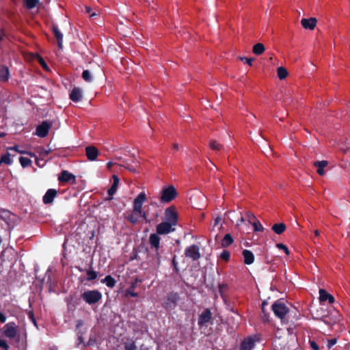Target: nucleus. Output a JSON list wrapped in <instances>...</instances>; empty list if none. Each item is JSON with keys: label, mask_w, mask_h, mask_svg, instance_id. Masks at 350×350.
Wrapping results in <instances>:
<instances>
[{"label": "nucleus", "mask_w": 350, "mask_h": 350, "mask_svg": "<svg viewBox=\"0 0 350 350\" xmlns=\"http://www.w3.org/2000/svg\"><path fill=\"white\" fill-rule=\"evenodd\" d=\"M125 350H136L137 347L134 342L126 343L125 345Z\"/></svg>", "instance_id": "42"}, {"label": "nucleus", "mask_w": 350, "mask_h": 350, "mask_svg": "<svg viewBox=\"0 0 350 350\" xmlns=\"http://www.w3.org/2000/svg\"><path fill=\"white\" fill-rule=\"evenodd\" d=\"M36 152L41 157L47 156L49 151L46 150L43 146H38L35 148Z\"/></svg>", "instance_id": "38"}, {"label": "nucleus", "mask_w": 350, "mask_h": 350, "mask_svg": "<svg viewBox=\"0 0 350 350\" xmlns=\"http://www.w3.org/2000/svg\"><path fill=\"white\" fill-rule=\"evenodd\" d=\"M70 98L75 103L80 101L82 98V90L79 88H74L70 94Z\"/></svg>", "instance_id": "19"}, {"label": "nucleus", "mask_w": 350, "mask_h": 350, "mask_svg": "<svg viewBox=\"0 0 350 350\" xmlns=\"http://www.w3.org/2000/svg\"><path fill=\"white\" fill-rule=\"evenodd\" d=\"M85 154L88 160L95 161L98 155V150L95 146H87L85 148Z\"/></svg>", "instance_id": "15"}, {"label": "nucleus", "mask_w": 350, "mask_h": 350, "mask_svg": "<svg viewBox=\"0 0 350 350\" xmlns=\"http://www.w3.org/2000/svg\"><path fill=\"white\" fill-rule=\"evenodd\" d=\"M243 221H244V219L243 217H241L240 221L243 222Z\"/></svg>", "instance_id": "57"}, {"label": "nucleus", "mask_w": 350, "mask_h": 350, "mask_svg": "<svg viewBox=\"0 0 350 350\" xmlns=\"http://www.w3.org/2000/svg\"><path fill=\"white\" fill-rule=\"evenodd\" d=\"M126 168L128 169L130 171L135 172V169L133 167L129 166V165L126 166Z\"/></svg>", "instance_id": "54"}, {"label": "nucleus", "mask_w": 350, "mask_h": 350, "mask_svg": "<svg viewBox=\"0 0 350 350\" xmlns=\"http://www.w3.org/2000/svg\"><path fill=\"white\" fill-rule=\"evenodd\" d=\"M319 300L321 302L327 301L329 304L334 302V297L324 289L319 290Z\"/></svg>", "instance_id": "16"}, {"label": "nucleus", "mask_w": 350, "mask_h": 350, "mask_svg": "<svg viewBox=\"0 0 350 350\" xmlns=\"http://www.w3.org/2000/svg\"><path fill=\"white\" fill-rule=\"evenodd\" d=\"M102 283H105L108 287L113 288L116 285V280L111 275H107L104 279L101 280Z\"/></svg>", "instance_id": "29"}, {"label": "nucleus", "mask_w": 350, "mask_h": 350, "mask_svg": "<svg viewBox=\"0 0 350 350\" xmlns=\"http://www.w3.org/2000/svg\"><path fill=\"white\" fill-rule=\"evenodd\" d=\"M53 32L54 33V36L55 38L57 40L58 46L59 48L62 47V42H63V35L59 30L58 27L57 26L53 27Z\"/></svg>", "instance_id": "26"}, {"label": "nucleus", "mask_w": 350, "mask_h": 350, "mask_svg": "<svg viewBox=\"0 0 350 350\" xmlns=\"http://www.w3.org/2000/svg\"><path fill=\"white\" fill-rule=\"evenodd\" d=\"M310 347L314 350H319L318 345L314 341H310Z\"/></svg>", "instance_id": "46"}, {"label": "nucleus", "mask_w": 350, "mask_h": 350, "mask_svg": "<svg viewBox=\"0 0 350 350\" xmlns=\"http://www.w3.org/2000/svg\"><path fill=\"white\" fill-rule=\"evenodd\" d=\"M5 336L9 338H14L17 334V329L14 323H8L3 327Z\"/></svg>", "instance_id": "10"}, {"label": "nucleus", "mask_w": 350, "mask_h": 350, "mask_svg": "<svg viewBox=\"0 0 350 350\" xmlns=\"http://www.w3.org/2000/svg\"><path fill=\"white\" fill-rule=\"evenodd\" d=\"M0 347L3 350H8L9 349L7 342L3 339H0Z\"/></svg>", "instance_id": "43"}, {"label": "nucleus", "mask_w": 350, "mask_h": 350, "mask_svg": "<svg viewBox=\"0 0 350 350\" xmlns=\"http://www.w3.org/2000/svg\"><path fill=\"white\" fill-rule=\"evenodd\" d=\"M0 163H5L6 165H11L12 163V159L10 158V153H6L5 154H3L1 157Z\"/></svg>", "instance_id": "32"}, {"label": "nucleus", "mask_w": 350, "mask_h": 350, "mask_svg": "<svg viewBox=\"0 0 350 350\" xmlns=\"http://www.w3.org/2000/svg\"><path fill=\"white\" fill-rule=\"evenodd\" d=\"M136 287V283H133L130 288L125 291L126 296H131L133 297H137L138 294L135 292V289Z\"/></svg>", "instance_id": "31"}, {"label": "nucleus", "mask_w": 350, "mask_h": 350, "mask_svg": "<svg viewBox=\"0 0 350 350\" xmlns=\"http://www.w3.org/2000/svg\"><path fill=\"white\" fill-rule=\"evenodd\" d=\"M173 148H174V149H175V150H178V144H176V143H174V144H173Z\"/></svg>", "instance_id": "53"}, {"label": "nucleus", "mask_w": 350, "mask_h": 350, "mask_svg": "<svg viewBox=\"0 0 350 350\" xmlns=\"http://www.w3.org/2000/svg\"><path fill=\"white\" fill-rule=\"evenodd\" d=\"M81 298L88 304H94L100 301L102 294L97 290H90L81 294Z\"/></svg>", "instance_id": "4"}, {"label": "nucleus", "mask_w": 350, "mask_h": 350, "mask_svg": "<svg viewBox=\"0 0 350 350\" xmlns=\"http://www.w3.org/2000/svg\"><path fill=\"white\" fill-rule=\"evenodd\" d=\"M82 325V321H78V326Z\"/></svg>", "instance_id": "56"}, {"label": "nucleus", "mask_w": 350, "mask_h": 350, "mask_svg": "<svg viewBox=\"0 0 350 350\" xmlns=\"http://www.w3.org/2000/svg\"><path fill=\"white\" fill-rule=\"evenodd\" d=\"M148 197L144 191L140 192L134 199L133 202L132 209L136 211L146 212L143 208V204L147 201Z\"/></svg>", "instance_id": "6"}, {"label": "nucleus", "mask_w": 350, "mask_h": 350, "mask_svg": "<svg viewBox=\"0 0 350 350\" xmlns=\"http://www.w3.org/2000/svg\"><path fill=\"white\" fill-rule=\"evenodd\" d=\"M57 191L55 189H49L42 198V202L45 204L51 203L56 197Z\"/></svg>", "instance_id": "13"}, {"label": "nucleus", "mask_w": 350, "mask_h": 350, "mask_svg": "<svg viewBox=\"0 0 350 350\" xmlns=\"http://www.w3.org/2000/svg\"><path fill=\"white\" fill-rule=\"evenodd\" d=\"M40 64H42V67L44 69L47 68V66H46V63L42 59L40 61Z\"/></svg>", "instance_id": "52"}, {"label": "nucleus", "mask_w": 350, "mask_h": 350, "mask_svg": "<svg viewBox=\"0 0 350 350\" xmlns=\"http://www.w3.org/2000/svg\"><path fill=\"white\" fill-rule=\"evenodd\" d=\"M337 340L336 338H332L327 340V347L329 349L332 348L335 344H336Z\"/></svg>", "instance_id": "44"}, {"label": "nucleus", "mask_w": 350, "mask_h": 350, "mask_svg": "<svg viewBox=\"0 0 350 350\" xmlns=\"http://www.w3.org/2000/svg\"><path fill=\"white\" fill-rule=\"evenodd\" d=\"M34 158L36 159V163L38 166L41 167L44 165V164H42V165L40 164L41 161H40V160L37 158L36 156Z\"/></svg>", "instance_id": "50"}, {"label": "nucleus", "mask_w": 350, "mask_h": 350, "mask_svg": "<svg viewBox=\"0 0 350 350\" xmlns=\"http://www.w3.org/2000/svg\"><path fill=\"white\" fill-rule=\"evenodd\" d=\"M328 163L327 161H316L314 166L317 167V173L323 176L325 174L324 168L327 165Z\"/></svg>", "instance_id": "25"}, {"label": "nucleus", "mask_w": 350, "mask_h": 350, "mask_svg": "<svg viewBox=\"0 0 350 350\" xmlns=\"http://www.w3.org/2000/svg\"><path fill=\"white\" fill-rule=\"evenodd\" d=\"M177 196V192L174 187L170 185L165 187L161 191L159 200L161 202H170Z\"/></svg>", "instance_id": "3"}, {"label": "nucleus", "mask_w": 350, "mask_h": 350, "mask_svg": "<svg viewBox=\"0 0 350 350\" xmlns=\"http://www.w3.org/2000/svg\"><path fill=\"white\" fill-rule=\"evenodd\" d=\"M10 72L5 66H0V81L6 82L9 80Z\"/></svg>", "instance_id": "21"}, {"label": "nucleus", "mask_w": 350, "mask_h": 350, "mask_svg": "<svg viewBox=\"0 0 350 350\" xmlns=\"http://www.w3.org/2000/svg\"><path fill=\"white\" fill-rule=\"evenodd\" d=\"M247 218L249 219L250 223H251L252 225L253 226L254 231L262 232L263 230V227L262 224L260 223L259 221L256 219L254 215L248 213Z\"/></svg>", "instance_id": "18"}, {"label": "nucleus", "mask_w": 350, "mask_h": 350, "mask_svg": "<svg viewBox=\"0 0 350 350\" xmlns=\"http://www.w3.org/2000/svg\"><path fill=\"white\" fill-rule=\"evenodd\" d=\"M241 61L248 64L250 66L252 65V62L254 61L253 58H247V57H241Z\"/></svg>", "instance_id": "45"}, {"label": "nucleus", "mask_w": 350, "mask_h": 350, "mask_svg": "<svg viewBox=\"0 0 350 350\" xmlns=\"http://www.w3.org/2000/svg\"><path fill=\"white\" fill-rule=\"evenodd\" d=\"M278 76L280 79H285L288 75V72L284 67H279L277 70Z\"/></svg>", "instance_id": "33"}, {"label": "nucleus", "mask_w": 350, "mask_h": 350, "mask_svg": "<svg viewBox=\"0 0 350 350\" xmlns=\"http://www.w3.org/2000/svg\"><path fill=\"white\" fill-rule=\"evenodd\" d=\"M265 51V48L262 43H257L254 44L252 49V52L256 55L262 54Z\"/></svg>", "instance_id": "27"}, {"label": "nucleus", "mask_w": 350, "mask_h": 350, "mask_svg": "<svg viewBox=\"0 0 350 350\" xmlns=\"http://www.w3.org/2000/svg\"><path fill=\"white\" fill-rule=\"evenodd\" d=\"M272 310L275 316L280 319H283L288 312V308L282 299L277 300L272 305Z\"/></svg>", "instance_id": "5"}, {"label": "nucleus", "mask_w": 350, "mask_h": 350, "mask_svg": "<svg viewBox=\"0 0 350 350\" xmlns=\"http://www.w3.org/2000/svg\"><path fill=\"white\" fill-rule=\"evenodd\" d=\"M113 185L108 190V194L110 197H112L116 192L118 187L119 185V178L116 175H113Z\"/></svg>", "instance_id": "23"}, {"label": "nucleus", "mask_w": 350, "mask_h": 350, "mask_svg": "<svg viewBox=\"0 0 350 350\" xmlns=\"http://www.w3.org/2000/svg\"><path fill=\"white\" fill-rule=\"evenodd\" d=\"M209 146L211 149L215 150H219L221 148V145L216 141L212 140L210 142Z\"/></svg>", "instance_id": "39"}, {"label": "nucleus", "mask_w": 350, "mask_h": 350, "mask_svg": "<svg viewBox=\"0 0 350 350\" xmlns=\"http://www.w3.org/2000/svg\"><path fill=\"white\" fill-rule=\"evenodd\" d=\"M175 230L176 227L164 221L159 224L156 227L157 233L160 235L167 234L175 231Z\"/></svg>", "instance_id": "7"}, {"label": "nucleus", "mask_w": 350, "mask_h": 350, "mask_svg": "<svg viewBox=\"0 0 350 350\" xmlns=\"http://www.w3.org/2000/svg\"><path fill=\"white\" fill-rule=\"evenodd\" d=\"M242 255L243 256L245 264L251 265L254 262V256L251 251L248 250H244L242 252Z\"/></svg>", "instance_id": "20"}, {"label": "nucleus", "mask_w": 350, "mask_h": 350, "mask_svg": "<svg viewBox=\"0 0 350 350\" xmlns=\"http://www.w3.org/2000/svg\"><path fill=\"white\" fill-rule=\"evenodd\" d=\"M159 234H151L149 237V243L152 248H154L157 252V256L158 259H159L160 256L158 252L160 244V237Z\"/></svg>", "instance_id": "11"}, {"label": "nucleus", "mask_w": 350, "mask_h": 350, "mask_svg": "<svg viewBox=\"0 0 350 350\" xmlns=\"http://www.w3.org/2000/svg\"><path fill=\"white\" fill-rule=\"evenodd\" d=\"M230 256V252L227 250H224L220 254V258L225 261H228Z\"/></svg>", "instance_id": "41"}, {"label": "nucleus", "mask_w": 350, "mask_h": 350, "mask_svg": "<svg viewBox=\"0 0 350 350\" xmlns=\"http://www.w3.org/2000/svg\"><path fill=\"white\" fill-rule=\"evenodd\" d=\"M301 24L304 28L312 30L317 25V19L315 18H302Z\"/></svg>", "instance_id": "17"}, {"label": "nucleus", "mask_w": 350, "mask_h": 350, "mask_svg": "<svg viewBox=\"0 0 350 350\" xmlns=\"http://www.w3.org/2000/svg\"><path fill=\"white\" fill-rule=\"evenodd\" d=\"M115 165V163H113V162H111V161H109V162H108V163H107V169H108V170H112V167H113V165Z\"/></svg>", "instance_id": "49"}, {"label": "nucleus", "mask_w": 350, "mask_h": 350, "mask_svg": "<svg viewBox=\"0 0 350 350\" xmlns=\"http://www.w3.org/2000/svg\"><path fill=\"white\" fill-rule=\"evenodd\" d=\"M8 150H14V151L17 152L18 153L22 154H27V155L30 156L31 157H36V154L35 153L29 152V151H27V150H25L24 149H22V148H20L19 146H17V145L8 148Z\"/></svg>", "instance_id": "24"}, {"label": "nucleus", "mask_w": 350, "mask_h": 350, "mask_svg": "<svg viewBox=\"0 0 350 350\" xmlns=\"http://www.w3.org/2000/svg\"><path fill=\"white\" fill-rule=\"evenodd\" d=\"M233 243V239L230 234H226L221 241V245L224 247H228Z\"/></svg>", "instance_id": "30"}, {"label": "nucleus", "mask_w": 350, "mask_h": 350, "mask_svg": "<svg viewBox=\"0 0 350 350\" xmlns=\"http://www.w3.org/2000/svg\"><path fill=\"white\" fill-rule=\"evenodd\" d=\"M211 319V312L208 309H205L199 317L198 325L200 327L206 325Z\"/></svg>", "instance_id": "14"}, {"label": "nucleus", "mask_w": 350, "mask_h": 350, "mask_svg": "<svg viewBox=\"0 0 350 350\" xmlns=\"http://www.w3.org/2000/svg\"><path fill=\"white\" fill-rule=\"evenodd\" d=\"M85 11H86L87 13L90 14V16L91 17H92V16L96 15V13H94H94H91L92 9H91L90 7L86 6L85 7Z\"/></svg>", "instance_id": "47"}, {"label": "nucleus", "mask_w": 350, "mask_h": 350, "mask_svg": "<svg viewBox=\"0 0 350 350\" xmlns=\"http://www.w3.org/2000/svg\"><path fill=\"white\" fill-rule=\"evenodd\" d=\"M178 213L174 206L167 208L164 212V221L167 222L174 227L178 225Z\"/></svg>", "instance_id": "2"}, {"label": "nucleus", "mask_w": 350, "mask_h": 350, "mask_svg": "<svg viewBox=\"0 0 350 350\" xmlns=\"http://www.w3.org/2000/svg\"><path fill=\"white\" fill-rule=\"evenodd\" d=\"M185 254L186 257H188L193 260H196L200 258V254L199 252V247L197 245H192L187 247L185 249Z\"/></svg>", "instance_id": "8"}, {"label": "nucleus", "mask_w": 350, "mask_h": 350, "mask_svg": "<svg viewBox=\"0 0 350 350\" xmlns=\"http://www.w3.org/2000/svg\"><path fill=\"white\" fill-rule=\"evenodd\" d=\"M51 124L46 121L43 122L41 124L37 126L36 130V135L40 137H44L47 135Z\"/></svg>", "instance_id": "9"}, {"label": "nucleus", "mask_w": 350, "mask_h": 350, "mask_svg": "<svg viewBox=\"0 0 350 350\" xmlns=\"http://www.w3.org/2000/svg\"><path fill=\"white\" fill-rule=\"evenodd\" d=\"M24 4L29 9L35 8L38 3V0H23Z\"/></svg>", "instance_id": "35"}, {"label": "nucleus", "mask_w": 350, "mask_h": 350, "mask_svg": "<svg viewBox=\"0 0 350 350\" xmlns=\"http://www.w3.org/2000/svg\"><path fill=\"white\" fill-rule=\"evenodd\" d=\"M314 234L316 237L319 236V234H320L319 230H314Z\"/></svg>", "instance_id": "55"}, {"label": "nucleus", "mask_w": 350, "mask_h": 350, "mask_svg": "<svg viewBox=\"0 0 350 350\" xmlns=\"http://www.w3.org/2000/svg\"><path fill=\"white\" fill-rule=\"evenodd\" d=\"M276 247L279 250H281L282 251H284V252L288 256L290 254V252H289V250L288 249V247L284 245L283 243H277L276 244Z\"/></svg>", "instance_id": "40"}, {"label": "nucleus", "mask_w": 350, "mask_h": 350, "mask_svg": "<svg viewBox=\"0 0 350 350\" xmlns=\"http://www.w3.org/2000/svg\"><path fill=\"white\" fill-rule=\"evenodd\" d=\"M58 180L62 183H70L73 184L75 183L76 178L72 174L66 170H64L61 172Z\"/></svg>", "instance_id": "12"}, {"label": "nucleus", "mask_w": 350, "mask_h": 350, "mask_svg": "<svg viewBox=\"0 0 350 350\" xmlns=\"http://www.w3.org/2000/svg\"><path fill=\"white\" fill-rule=\"evenodd\" d=\"M125 218L132 224H138L143 220L146 223L150 222V219L148 218L147 212L136 211L133 209L126 212Z\"/></svg>", "instance_id": "1"}, {"label": "nucleus", "mask_w": 350, "mask_h": 350, "mask_svg": "<svg viewBox=\"0 0 350 350\" xmlns=\"http://www.w3.org/2000/svg\"><path fill=\"white\" fill-rule=\"evenodd\" d=\"M82 78L87 82H91L92 81V75L88 70H83Z\"/></svg>", "instance_id": "37"}, {"label": "nucleus", "mask_w": 350, "mask_h": 350, "mask_svg": "<svg viewBox=\"0 0 350 350\" xmlns=\"http://www.w3.org/2000/svg\"><path fill=\"white\" fill-rule=\"evenodd\" d=\"M254 347V340L251 338H245L241 344V350H252Z\"/></svg>", "instance_id": "22"}, {"label": "nucleus", "mask_w": 350, "mask_h": 350, "mask_svg": "<svg viewBox=\"0 0 350 350\" xmlns=\"http://www.w3.org/2000/svg\"><path fill=\"white\" fill-rule=\"evenodd\" d=\"M5 321H6L5 316L2 312H0V322L3 323L5 322Z\"/></svg>", "instance_id": "48"}, {"label": "nucleus", "mask_w": 350, "mask_h": 350, "mask_svg": "<svg viewBox=\"0 0 350 350\" xmlns=\"http://www.w3.org/2000/svg\"><path fill=\"white\" fill-rule=\"evenodd\" d=\"M272 230L274 231L275 233L277 234H281L283 233L286 230V226L283 223L280 224H275L272 226Z\"/></svg>", "instance_id": "28"}, {"label": "nucleus", "mask_w": 350, "mask_h": 350, "mask_svg": "<svg viewBox=\"0 0 350 350\" xmlns=\"http://www.w3.org/2000/svg\"><path fill=\"white\" fill-rule=\"evenodd\" d=\"M19 162L23 167H27L31 165V161L27 157H21L19 158Z\"/></svg>", "instance_id": "34"}, {"label": "nucleus", "mask_w": 350, "mask_h": 350, "mask_svg": "<svg viewBox=\"0 0 350 350\" xmlns=\"http://www.w3.org/2000/svg\"><path fill=\"white\" fill-rule=\"evenodd\" d=\"M86 273H87V280L88 281H91V280H95L98 275H97V273L93 270H91V269H88L86 271Z\"/></svg>", "instance_id": "36"}, {"label": "nucleus", "mask_w": 350, "mask_h": 350, "mask_svg": "<svg viewBox=\"0 0 350 350\" xmlns=\"http://www.w3.org/2000/svg\"><path fill=\"white\" fill-rule=\"evenodd\" d=\"M2 213H4V214H5V216H7V217H10V216H13V215H12V214L10 213V212L7 211H3Z\"/></svg>", "instance_id": "51"}]
</instances>
